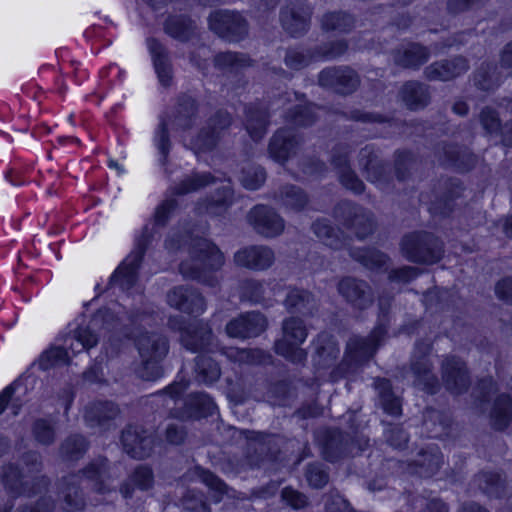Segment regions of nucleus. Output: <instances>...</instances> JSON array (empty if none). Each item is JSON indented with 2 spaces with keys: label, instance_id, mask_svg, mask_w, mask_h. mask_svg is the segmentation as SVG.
I'll use <instances>...</instances> for the list:
<instances>
[{
  "label": "nucleus",
  "instance_id": "f257e3e1",
  "mask_svg": "<svg viewBox=\"0 0 512 512\" xmlns=\"http://www.w3.org/2000/svg\"><path fill=\"white\" fill-rule=\"evenodd\" d=\"M184 243H188L189 257L179 265L183 278L209 287L217 286L219 281L215 272L225 263L223 252L211 240L191 235L169 236L165 246L170 251H176Z\"/></svg>",
  "mask_w": 512,
  "mask_h": 512
},
{
  "label": "nucleus",
  "instance_id": "f03ea898",
  "mask_svg": "<svg viewBox=\"0 0 512 512\" xmlns=\"http://www.w3.org/2000/svg\"><path fill=\"white\" fill-rule=\"evenodd\" d=\"M317 308L314 296L303 289L290 291V362L301 364L307 358L304 349L298 347L307 337L305 318L313 315Z\"/></svg>",
  "mask_w": 512,
  "mask_h": 512
},
{
  "label": "nucleus",
  "instance_id": "7ed1b4c3",
  "mask_svg": "<svg viewBox=\"0 0 512 512\" xmlns=\"http://www.w3.org/2000/svg\"><path fill=\"white\" fill-rule=\"evenodd\" d=\"M199 105L195 98L188 94H181L175 103L173 112L160 118L156 130L155 141L162 158H167L171 147L168 126L172 125L174 130L191 129L198 116Z\"/></svg>",
  "mask_w": 512,
  "mask_h": 512
},
{
  "label": "nucleus",
  "instance_id": "20e7f679",
  "mask_svg": "<svg viewBox=\"0 0 512 512\" xmlns=\"http://www.w3.org/2000/svg\"><path fill=\"white\" fill-rule=\"evenodd\" d=\"M186 388L185 383L174 382L162 392L174 403V407L170 408L171 417L180 420L200 419L215 413L217 407L212 398L205 393H193L182 399Z\"/></svg>",
  "mask_w": 512,
  "mask_h": 512
},
{
  "label": "nucleus",
  "instance_id": "39448f33",
  "mask_svg": "<svg viewBox=\"0 0 512 512\" xmlns=\"http://www.w3.org/2000/svg\"><path fill=\"white\" fill-rule=\"evenodd\" d=\"M119 325V318L110 308L99 309L92 317L88 327H80L73 337L66 339L70 341L68 348L73 354L83 349L94 347L100 337H107L113 334V331Z\"/></svg>",
  "mask_w": 512,
  "mask_h": 512
},
{
  "label": "nucleus",
  "instance_id": "423d86ee",
  "mask_svg": "<svg viewBox=\"0 0 512 512\" xmlns=\"http://www.w3.org/2000/svg\"><path fill=\"white\" fill-rule=\"evenodd\" d=\"M401 251L407 260L423 264L438 262L444 252L442 242L427 232L405 235L401 241Z\"/></svg>",
  "mask_w": 512,
  "mask_h": 512
},
{
  "label": "nucleus",
  "instance_id": "0eeeda50",
  "mask_svg": "<svg viewBox=\"0 0 512 512\" xmlns=\"http://www.w3.org/2000/svg\"><path fill=\"white\" fill-rule=\"evenodd\" d=\"M248 442L244 452L242 466L248 468L260 467L266 461L277 460L284 438L278 435H268L248 431Z\"/></svg>",
  "mask_w": 512,
  "mask_h": 512
},
{
  "label": "nucleus",
  "instance_id": "6e6552de",
  "mask_svg": "<svg viewBox=\"0 0 512 512\" xmlns=\"http://www.w3.org/2000/svg\"><path fill=\"white\" fill-rule=\"evenodd\" d=\"M1 481L5 490L13 496H33L46 492L50 479L47 476L33 477L28 475L15 463H8L2 467Z\"/></svg>",
  "mask_w": 512,
  "mask_h": 512
},
{
  "label": "nucleus",
  "instance_id": "1a4fd4ad",
  "mask_svg": "<svg viewBox=\"0 0 512 512\" xmlns=\"http://www.w3.org/2000/svg\"><path fill=\"white\" fill-rule=\"evenodd\" d=\"M121 338H135L136 347L141 359L163 360L169 350L168 340L162 334L145 332L136 336L134 331L119 322L116 330L109 336L108 342L113 344L114 340H120Z\"/></svg>",
  "mask_w": 512,
  "mask_h": 512
},
{
  "label": "nucleus",
  "instance_id": "9d476101",
  "mask_svg": "<svg viewBox=\"0 0 512 512\" xmlns=\"http://www.w3.org/2000/svg\"><path fill=\"white\" fill-rule=\"evenodd\" d=\"M231 123L232 117L227 111L218 110L211 116L190 142L195 155L199 157L213 151Z\"/></svg>",
  "mask_w": 512,
  "mask_h": 512
},
{
  "label": "nucleus",
  "instance_id": "9b49d317",
  "mask_svg": "<svg viewBox=\"0 0 512 512\" xmlns=\"http://www.w3.org/2000/svg\"><path fill=\"white\" fill-rule=\"evenodd\" d=\"M431 350L432 343L429 340L416 342L410 366L415 377V386L427 393L434 394L439 388V382L433 373V365L429 359Z\"/></svg>",
  "mask_w": 512,
  "mask_h": 512
},
{
  "label": "nucleus",
  "instance_id": "f8f14e48",
  "mask_svg": "<svg viewBox=\"0 0 512 512\" xmlns=\"http://www.w3.org/2000/svg\"><path fill=\"white\" fill-rule=\"evenodd\" d=\"M209 28L229 42H239L248 35V22L238 12L215 10L208 17Z\"/></svg>",
  "mask_w": 512,
  "mask_h": 512
},
{
  "label": "nucleus",
  "instance_id": "ddd939ff",
  "mask_svg": "<svg viewBox=\"0 0 512 512\" xmlns=\"http://www.w3.org/2000/svg\"><path fill=\"white\" fill-rule=\"evenodd\" d=\"M318 84L338 95L348 96L358 90L361 78L350 66H332L319 73Z\"/></svg>",
  "mask_w": 512,
  "mask_h": 512
},
{
  "label": "nucleus",
  "instance_id": "4468645a",
  "mask_svg": "<svg viewBox=\"0 0 512 512\" xmlns=\"http://www.w3.org/2000/svg\"><path fill=\"white\" fill-rule=\"evenodd\" d=\"M150 241L146 227L137 240L135 249L125 258L122 264L110 277L111 285H118L122 290H129L137 281V271Z\"/></svg>",
  "mask_w": 512,
  "mask_h": 512
},
{
  "label": "nucleus",
  "instance_id": "2eb2a0df",
  "mask_svg": "<svg viewBox=\"0 0 512 512\" xmlns=\"http://www.w3.org/2000/svg\"><path fill=\"white\" fill-rule=\"evenodd\" d=\"M81 475L96 493L105 494L112 490V483L121 476V472L119 465L98 457L81 471Z\"/></svg>",
  "mask_w": 512,
  "mask_h": 512
},
{
  "label": "nucleus",
  "instance_id": "dca6fc26",
  "mask_svg": "<svg viewBox=\"0 0 512 512\" xmlns=\"http://www.w3.org/2000/svg\"><path fill=\"white\" fill-rule=\"evenodd\" d=\"M168 305L180 312L199 316L207 308L204 296L197 288L189 285L175 286L167 292Z\"/></svg>",
  "mask_w": 512,
  "mask_h": 512
},
{
  "label": "nucleus",
  "instance_id": "f3484780",
  "mask_svg": "<svg viewBox=\"0 0 512 512\" xmlns=\"http://www.w3.org/2000/svg\"><path fill=\"white\" fill-rule=\"evenodd\" d=\"M386 333L387 326L380 321L369 336H352L346 345L347 356L356 364L368 361L374 356Z\"/></svg>",
  "mask_w": 512,
  "mask_h": 512
},
{
  "label": "nucleus",
  "instance_id": "a211bd4d",
  "mask_svg": "<svg viewBox=\"0 0 512 512\" xmlns=\"http://www.w3.org/2000/svg\"><path fill=\"white\" fill-rule=\"evenodd\" d=\"M335 216L344 224L355 230L359 239H364L373 232L374 221L372 214L364 208L350 202L342 201L335 208Z\"/></svg>",
  "mask_w": 512,
  "mask_h": 512
},
{
  "label": "nucleus",
  "instance_id": "6ab92c4d",
  "mask_svg": "<svg viewBox=\"0 0 512 512\" xmlns=\"http://www.w3.org/2000/svg\"><path fill=\"white\" fill-rule=\"evenodd\" d=\"M441 377L445 388L456 395L466 392L471 384L465 362L453 355H447L443 358Z\"/></svg>",
  "mask_w": 512,
  "mask_h": 512
},
{
  "label": "nucleus",
  "instance_id": "aec40b11",
  "mask_svg": "<svg viewBox=\"0 0 512 512\" xmlns=\"http://www.w3.org/2000/svg\"><path fill=\"white\" fill-rule=\"evenodd\" d=\"M247 220L258 234L267 238L280 235L285 228L284 219L273 208L264 204L251 208Z\"/></svg>",
  "mask_w": 512,
  "mask_h": 512
},
{
  "label": "nucleus",
  "instance_id": "412c9836",
  "mask_svg": "<svg viewBox=\"0 0 512 512\" xmlns=\"http://www.w3.org/2000/svg\"><path fill=\"white\" fill-rule=\"evenodd\" d=\"M121 443L124 451L132 458L145 459L149 457L154 448L153 435L138 425H128L121 434Z\"/></svg>",
  "mask_w": 512,
  "mask_h": 512
},
{
  "label": "nucleus",
  "instance_id": "4be33fe9",
  "mask_svg": "<svg viewBox=\"0 0 512 512\" xmlns=\"http://www.w3.org/2000/svg\"><path fill=\"white\" fill-rule=\"evenodd\" d=\"M267 328V320L259 312H246L231 319L225 327L230 338L249 339L259 336Z\"/></svg>",
  "mask_w": 512,
  "mask_h": 512
},
{
  "label": "nucleus",
  "instance_id": "5701e85b",
  "mask_svg": "<svg viewBox=\"0 0 512 512\" xmlns=\"http://www.w3.org/2000/svg\"><path fill=\"white\" fill-rule=\"evenodd\" d=\"M317 442L323 457L329 462H336L351 454V438L336 429H325L317 434Z\"/></svg>",
  "mask_w": 512,
  "mask_h": 512
},
{
  "label": "nucleus",
  "instance_id": "b1692460",
  "mask_svg": "<svg viewBox=\"0 0 512 512\" xmlns=\"http://www.w3.org/2000/svg\"><path fill=\"white\" fill-rule=\"evenodd\" d=\"M337 289L345 301L355 309L365 310L374 302L373 290L364 280L345 277L339 281Z\"/></svg>",
  "mask_w": 512,
  "mask_h": 512
},
{
  "label": "nucleus",
  "instance_id": "393cba45",
  "mask_svg": "<svg viewBox=\"0 0 512 512\" xmlns=\"http://www.w3.org/2000/svg\"><path fill=\"white\" fill-rule=\"evenodd\" d=\"M469 68L467 58L455 56L428 65L424 69V76L429 81H450L465 74Z\"/></svg>",
  "mask_w": 512,
  "mask_h": 512
},
{
  "label": "nucleus",
  "instance_id": "a878e982",
  "mask_svg": "<svg viewBox=\"0 0 512 512\" xmlns=\"http://www.w3.org/2000/svg\"><path fill=\"white\" fill-rule=\"evenodd\" d=\"M275 260L274 252L266 246L252 245L238 250L233 257L236 266L261 271L269 268Z\"/></svg>",
  "mask_w": 512,
  "mask_h": 512
},
{
  "label": "nucleus",
  "instance_id": "bb28decb",
  "mask_svg": "<svg viewBox=\"0 0 512 512\" xmlns=\"http://www.w3.org/2000/svg\"><path fill=\"white\" fill-rule=\"evenodd\" d=\"M180 342L182 346L192 352H201L209 349L213 341V332L208 324L195 322L184 328L179 327Z\"/></svg>",
  "mask_w": 512,
  "mask_h": 512
},
{
  "label": "nucleus",
  "instance_id": "cd10ccee",
  "mask_svg": "<svg viewBox=\"0 0 512 512\" xmlns=\"http://www.w3.org/2000/svg\"><path fill=\"white\" fill-rule=\"evenodd\" d=\"M119 407L111 401H96L85 407L84 420L89 427L108 430L119 415Z\"/></svg>",
  "mask_w": 512,
  "mask_h": 512
},
{
  "label": "nucleus",
  "instance_id": "c85d7f7f",
  "mask_svg": "<svg viewBox=\"0 0 512 512\" xmlns=\"http://www.w3.org/2000/svg\"><path fill=\"white\" fill-rule=\"evenodd\" d=\"M392 167V162H366L364 170L368 181L377 184L383 188L395 175L398 180L406 178V162H396Z\"/></svg>",
  "mask_w": 512,
  "mask_h": 512
},
{
  "label": "nucleus",
  "instance_id": "c756f323",
  "mask_svg": "<svg viewBox=\"0 0 512 512\" xmlns=\"http://www.w3.org/2000/svg\"><path fill=\"white\" fill-rule=\"evenodd\" d=\"M233 202V188L230 184H226L217 188L209 197L198 201L196 210L198 213L220 216L228 211Z\"/></svg>",
  "mask_w": 512,
  "mask_h": 512
},
{
  "label": "nucleus",
  "instance_id": "7c9ffc66",
  "mask_svg": "<svg viewBox=\"0 0 512 512\" xmlns=\"http://www.w3.org/2000/svg\"><path fill=\"white\" fill-rule=\"evenodd\" d=\"M221 354L239 365L264 366L272 363L271 354L260 348L224 347Z\"/></svg>",
  "mask_w": 512,
  "mask_h": 512
},
{
  "label": "nucleus",
  "instance_id": "2f4dec72",
  "mask_svg": "<svg viewBox=\"0 0 512 512\" xmlns=\"http://www.w3.org/2000/svg\"><path fill=\"white\" fill-rule=\"evenodd\" d=\"M399 95L405 106L412 111L425 108L431 101L430 87L415 80L405 82Z\"/></svg>",
  "mask_w": 512,
  "mask_h": 512
},
{
  "label": "nucleus",
  "instance_id": "473e14b6",
  "mask_svg": "<svg viewBox=\"0 0 512 512\" xmlns=\"http://www.w3.org/2000/svg\"><path fill=\"white\" fill-rule=\"evenodd\" d=\"M79 475L63 477L58 483L60 496L63 500V509L68 512L82 510L85 506V499L79 488Z\"/></svg>",
  "mask_w": 512,
  "mask_h": 512
},
{
  "label": "nucleus",
  "instance_id": "72a5a7b5",
  "mask_svg": "<svg viewBox=\"0 0 512 512\" xmlns=\"http://www.w3.org/2000/svg\"><path fill=\"white\" fill-rule=\"evenodd\" d=\"M147 45L159 81L163 86H169L172 81V65L167 49L155 38L147 39Z\"/></svg>",
  "mask_w": 512,
  "mask_h": 512
},
{
  "label": "nucleus",
  "instance_id": "f704fd0d",
  "mask_svg": "<svg viewBox=\"0 0 512 512\" xmlns=\"http://www.w3.org/2000/svg\"><path fill=\"white\" fill-rule=\"evenodd\" d=\"M255 61L246 53L225 51L214 56V67L223 73H239L241 70L253 66Z\"/></svg>",
  "mask_w": 512,
  "mask_h": 512
},
{
  "label": "nucleus",
  "instance_id": "c9c22d12",
  "mask_svg": "<svg viewBox=\"0 0 512 512\" xmlns=\"http://www.w3.org/2000/svg\"><path fill=\"white\" fill-rule=\"evenodd\" d=\"M268 112L257 105H249L245 108L244 126L249 136L254 141L261 140L267 131Z\"/></svg>",
  "mask_w": 512,
  "mask_h": 512
},
{
  "label": "nucleus",
  "instance_id": "e433bc0d",
  "mask_svg": "<svg viewBox=\"0 0 512 512\" xmlns=\"http://www.w3.org/2000/svg\"><path fill=\"white\" fill-rule=\"evenodd\" d=\"M312 9L306 0H295L290 7V37H300L310 28Z\"/></svg>",
  "mask_w": 512,
  "mask_h": 512
},
{
  "label": "nucleus",
  "instance_id": "4c0bfd02",
  "mask_svg": "<svg viewBox=\"0 0 512 512\" xmlns=\"http://www.w3.org/2000/svg\"><path fill=\"white\" fill-rule=\"evenodd\" d=\"M501 73L494 63H482L473 73L474 86L484 92H492L502 83Z\"/></svg>",
  "mask_w": 512,
  "mask_h": 512
},
{
  "label": "nucleus",
  "instance_id": "58836bf2",
  "mask_svg": "<svg viewBox=\"0 0 512 512\" xmlns=\"http://www.w3.org/2000/svg\"><path fill=\"white\" fill-rule=\"evenodd\" d=\"M340 353L339 346L334 337L321 333L317 339L315 364L320 368H329L334 365Z\"/></svg>",
  "mask_w": 512,
  "mask_h": 512
},
{
  "label": "nucleus",
  "instance_id": "ea45409f",
  "mask_svg": "<svg viewBox=\"0 0 512 512\" xmlns=\"http://www.w3.org/2000/svg\"><path fill=\"white\" fill-rule=\"evenodd\" d=\"M512 422V398L508 394L499 395L490 412L491 426L499 431L505 430Z\"/></svg>",
  "mask_w": 512,
  "mask_h": 512
},
{
  "label": "nucleus",
  "instance_id": "a19ab883",
  "mask_svg": "<svg viewBox=\"0 0 512 512\" xmlns=\"http://www.w3.org/2000/svg\"><path fill=\"white\" fill-rule=\"evenodd\" d=\"M154 483L153 471L149 466L139 465L130 474L128 480L121 485L120 492L124 498H130L134 491L132 485L140 490H148Z\"/></svg>",
  "mask_w": 512,
  "mask_h": 512
},
{
  "label": "nucleus",
  "instance_id": "79ce46f5",
  "mask_svg": "<svg viewBox=\"0 0 512 512\" xmlns=\"http://www.w3.org/2000/svg\"><path fill=\"white\" fill-rule=\"evenodd\" d=\"M195 29V22L185 15L169 16L164 22L165 33L182 42L188 41Z\"/></svg>",
  "mask_w": 512,
  "mask_h": 512
},
{
  "label": "nucleus",
  "instance_id": "37998d69",
  "mask_svg": "<svg viewBox=\"0 0 512 512\" xmlns=\"http://www.w3.org/2000/svg\"><path fill=\"white\" fill-rule=\"evenodd\" d=\"M374 387L383 410L391 416H400L402 413L401 401L393 393L391 382L385 378H377L374 381Z\"/></svg>",
  "mask_w": 512,
  "mask_h": 512
},
{
  "label": "nucleus",
  "instance_id": "c03bdc74",
  "mask_svg": "<svg viewBox=\"0 0 512 512\" xmlns=\"http://www.w3.org/2000/svg\"><path fill=\"white\" fill-rule=\"evenodd\" d=\"M414 462L421 477H431L441 467L443 456L438 447L431 446L421 450Z\"/></svg>",
  "mask_w": 512,
  "mask_h": 512
},
{
  "label": "nucleus",
  "instance_id": "a18cd8bd",
  "mask_svg": "<svg viewBox=\"0 0 512 512\" xmlns=\"http://www.w3.org/2000/svg\"><path fill=\"white\" fill-rule=\"evenodd\" d=\"M473 483L488 497L500 498L505 493V480L495 472H481L474 477Z\"/></svg>",
  "mask_w": 512,
  "mask_h": 512
},
{
  "label": "nucleus",
  "instance_id": "49530a36",
  "mask_svg": "<svg viewBox=\"0 0 512 512\" xmlns=\"http://www.w3.org/2000/svg\"><path fill=\"white\" fill-rule=\"evenodd\" d=\"M355 26V18L344 11L328 12L321 18L323 30L336 33H349Z\"/></svg>",
  "mask_w": 512,
  "mask_h": 512
},
{
  "label": "nucleus",
  "instance_id": "de8ad7c7",
  "mask_svg": "<svg viewBox=\"0 0 512 512\" xmlns=\"http://www.w3.org/2000/svg\"><path fill=\"white\" fill-rule=\"evenodd\" d=\"M450 418L445 413L427 408L423 414V426L430 438H438L446 433Z\"/></svg>",
  "mask_w": 512,
  "mask_h": 512
},
{
  "label": "nucleus",
  "instance_id": "09e8293b",
  "mask_svg": "<svg viewBox=\"0 0 512 512\" xmlns=\"http://www.w3.org/2000/svg\"><path fill=\"white\" fill-rule=\"evenodd\" d=\"M430 53L426 47L413 44L397 54L395 61L403 68L418 69L428 61Z\"/></svg>",
  "mask_w": 512,
  "mask_h": 512
},
{
  "label": "nucleus",
  "instance_id": "8fccbe9b",
  "mask_svg": "<svg viewBox=\"0 0 512 512\" xmlns=\"http://www.w3.org/2000/svg\"><path fill=\"white\" fill-rule=\"evenodd\" d=\"M215 182V177L210 173H194L183 179L178 185L169 188L173 195H185L195 192Z\"/></svg>",
  "mask_w": 512,
  "mask_h": 512
},
{
  "label": "nucleus",
  "instance_id": "3c124183",
  "mask_svg": "<svg viewBox=\"0 0 512 512\" xmlns=\"http://www.w3.org/2000/svg\"><path fill=\"white\" fill-rule=\"evenodd\" d=\"M350 256L370 270H380L386 266L388 257L376 249L351 248Z\"/></svg>",
  "mask_w": 512,
  "mask_h": 512
},
{
  "label": "nucleus",
  "instance_id": "603ef678",
  "mask_svg": "<svg viewBox=\"0 0 512 512\" xmlns=\"http://www.w3.org/2000/svg\"><path fill=\"white\" fill-rule=\"evenodd\" d=\"M195 373L198 382L211 384L220 378L221 369L211 357L199 355L195 359Z\"/></svg>",
  "mask_w": 512,
  "mask_h": 512
},
{
  "label": "nucleus",
  "instance_id": "864d4df0",
  "mask_svg": "<svg viewBox=\"0 0 512 512\" xmlns=\"http://www.w3.org/2000/svg\"><path fill=\"white\" fill-rule=\"evenodd\" d=\"M266 178L267 173L265 169L261 165L253 163H247L241 169L238 177L241 185L251 191L260 189L264 185Z\"/></svg>",
  "mask_w": 512,
  "mask_h": 512
},
{
  "label": "nucleus",
  "instance_id": "5fc2aeb1",
  "mask_svg": "<svg viewBox=\"0 0 512 512\" xmlns=\"http://www.w3.org/2000/svg\"><path fill=\"white\" fill-rule=\"evenodd\" d=\"M315 106L312 104L298 105L290 111V130L293 126L308 127L316 121ZM294 142L298 144L295 136L290 134V149Z\"/></svg>",
  "mask_w": 512,
  "mask_h": 512
},
{
  "label": "nucleus",
  "instance_id": "6e6d98bb",
  "mask_svg": "<svg viewBox=\"0 0 512 512\" xmlns=\"http://www.w3.org/2000/svg\"><path fill=\"white\" fill-rule=\"evenodd\" d=\"M312 230L315 235L326 245L333 249H340L343 241L339 237L338 230L329 224L326 219L316 220L312 224Z\"/></svg>",
  "mask_w": 512,
  "mask_h": 512
},
{
  "label": "nucleus",
  "instance_id": "4d7b16f0",
  "mask_svg": "<svg viewBox=\"0 0 512 512\" xmlns=\"http://www.w3.org/2000/svg\"><path fill=\"white\" fill-rule=\"evenodd\" d=\"M88 443L82 435L74 434L67 437L60 447L62 457L67 460H77L87 451Z\"/></svg>",
  "mask_w": 512,
  "mask_h": 512
},
{
  "label": "nucleus",
  "instance_id": "13d9d810",
  "mask_svg": "<svg viewBox=\"0 0 512 512\" xmlns=\"http://www.w3.org/2000/svg\"><path fill=\"white\" fill-rule=\"evenodd\" d=\"M67 364H69L68 352L63 347H51L44 351L38 360L39 368L44 371Z\"/></svg>",
  "mask_w": 512,
  "mask_h": 512
},
{
  "label": "nucleus",
  "instance_id": "bf43d9fd",
  "mask_svg": "<svg viewBox=\"0 0 512 512\" xmlns=\"http://www.w3.org/2000/svg\"><path fill=\"white\" fill-rule=\"evenodd\" d=\"M337 171L340 183L355 194L364 191L365 185L350 167L349 162H337Z\"/></svg>",
  "mask_w": 512,
  "mask_h": 512
},
{
  "label": "nucleus",
  "instance_id": "052dcab7",
  "mask_svg": "<svg viewBox=\"0 0 512 512\" xmlns=\"http://www.w3.org/2000/svg\"><path fill=\"white\" fill-rule=\"evenodd\" d=\"M314 49V58H317V60H333L346 53L348 50V43L343 39L336 40L319 45Z\"/></svg>",
  "mask_w": 512,
  "mask_h": 512
},
{
  "label": "nucleus",
  "instance_id": "680f3d73",
  "mask_svg": "<svg viewBox=\"0 0 512 512\" xmlns=\"http://www.w3.org/2000/svg\"><path fill=\"white\" fill-rule=\"evenodd\" d=\"M269 151L274 160H288V130L279 129L272 137Z\"/></svg>",
  "mask_w": 512,
  "mask_h": 512
},
{
  "label": "nucleus",
  "instance_id": "e2e57ef3",
  "mask_svg": "<svg viewBox=\"0 0 512 512\" xmlns=\"http://www.w3.org/2000/svg\"><path fill=\"white\" fill-rule=\"evenodd\" d=\"M32 433L35 440L42 445H51L55 441V430L47 419H36L32 426Z\"/></svg>",
  "mask_w": 512,
  "mask_h": 512
},
{
  "label": "nucleus",
  "instance_id": "0e129e2a",
  "mask_svg": "<svg viewBox=\"0 0 512 512\" xmlns=\"http://www.w3.org/2000/svg\"><path fill=\"white\" fill-rule=\"evenodd\" d=\"M201 481L213 491V501L219 503L223 496L228 492L227 485L210 471H201L199 474Z\"/></svg>",
  "mask_w": 512,
  "mask_h": 512
},
{
  "label": "nucleus",
  "instance_id": "69168bd1",
  "mask_svg": "<svg viewBox=\"0 0 512 512\" xmlns=\"http://www.w3.org/2000/svg\"><path fill=\"white\" fill-rule=\"evenodd\" d=\"M181 501L183 509L187 512H210V507L201 492L188 490Z\"/></svg>",
  "mask_w": 512,
  "mask_h": 512
},
{
  "label": "nucleus",
  "instance_id": "338daca9",
  "mask_svg": "<svg viewBox=\"0 0 512 512\" xmlns=\"http://www.w3.org/2000/svg\"><path fill=\"white\" fill-rule=\"evenodd\" d=\"M479 121L486 133L498 135L501 131V120L498 112L491 107H484L479 114Z\"/></svg>",
  "mask_w": 512,
  "mask_h": 512
},
{
  "label": "nucleus",
  "instance_id": "774afa93",
  "mask_svg": "<svg viewBox=\"0 0 512 512\" xmlns=\"http://www.w3.org/2000/svg\"><path fill=\"white\" fill-rule=\"evenodd\" d=\"M159 359H141V365L137 368L136 374L145 381H155L163 374Z\"/></svg>",
  "mask_w": 512,
  "mask_h": 512
}]
</instances>
